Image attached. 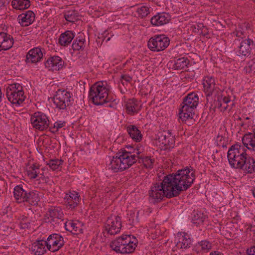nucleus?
<instances>
[{
	"mask_svg": "<svg viewBox=\"0 0 255 255\" xmlns=\"http://www.w3.org/2000/svg\"><path fill=\"white\" fill-rule=\"evenodd\" d=\"M239 169L243 170L246 174L255 172V160L252 157L248 155Z\"/></svg>",
	"mask_w": 255,
	"mask_h": 255,
	"instance_id": "nucleus-24",
	"label": "nucleus"
},
{
	"mask_svg": "<svg viewBox=\"0 0 255 255\" xmlns=\"http://www.w3.org/2000/svg\"><path fill=\"white\" fill-rule=\"evenodd\" d=\"M85 38L83 33L80 34L77 37L73 42L72 47L73 50L79 51L82 50L85 47Z\"/></svg>",
	"mask_w": 255,
	"mask_h": 255,
	"instance_id": "nucleus-34",
	"label": "nucleus"
},
{
	"mask_svg": "<svg viewBox=\"0 0 255 255\" xmlns=\"http://www.w3.org/2000/svg\"><path fill=\"white\" fill-rule=\"evenodd\" d=\"M199 103V98L197 94L191 93L184 99L182 107L179 110V118L182 122L192 120L195 115V109Z\"/></svg>",
	"mask_w": 255,
	"mask_h": 255,
	"instance_id": "nucleus-5",
	"label": "nucleus"
},
{
	"mask_svg": "<svg viewBox=\"0 0 255 255\" xmlns=\"http://www.w3.org/2000/svg\"><path fill=\"white\" fill-rule=\"evenodd\" d=\"M160 146L163 150L170 149L175 145V135L171 130L163 131L158 132L157 134Z\"/></svg>",
	"mask_w": 255,
	"mask_h": 255,
	"instance_id": "nucleus-11",
	"label": "nucleus"
},
{
	"mask_svg": "<svg viewBox=\"0 0 255 255\" xmlns=\"http://www.w3.org/2000/svg\"><path fill=\"white\" fill-rule=\"evenodd\" d=\"M251 191L253 193V195H254V196L255 197V187H254L252 190H251Z\"/></svg>",
	"mask_w": 255,
	"mask_h": 255,
	"instance_id": "nucleus-51",
	"label": "nucleus"
},
{
	"mask_svg": "<svg viewBox=\"0 0 255 255\" xmlns=\"http://www.w3.org/2000/svg\"><path fill=\"white\" fill-rule=\"evenodd\" d=\"M74 36V34L72 31L67 30L59 36L58 43L61 46H67L70 44Z\"/></svg>",
	"mask_w": 255,
	"mask_h": 255,
	"instance_id": "nucleus-31",
	"label": "nucleus"
},
{
	"mask_svg": "<svg viewBox=\"0 0 255 255\" xmlns=\"http://www.w3.org/2000/svg\"><path fill=\"white\" fill-rule=\"evenodd\" d=\"M27 191L24 190L20 185L14 188V197L18 203L25 202Z\"/></svg>",
	"mask_w": 255,
	"mask_h": 255,
	"instance_id": "nucleus-33",
	"label": "nucleus"
},
{
	"mask_svg": "<svg viewBox=\"0 0 255 255\" xmlns=\"http://www.w3.org/2000/svg\"><path fill=\"white\" fill-rule=\"evenodd\" d=\"M45 216L48 219V222L52 224H58L63 220V214L61 209L54 208L49 209Z\"/></svg>",
	"mask_w": 255,
	"mask_h": 255,
	"instance_id": "nucleus-15",
	"label": "nucleus"
},
{
	"mask_svg": "<svg viewBox=\"0 0 255 255\" xmlns=\"http://www.w3.org/2000/svg\"><path fill=\"white\" fill-rule=\"evenodd\" d=\"M65 19L70 22H74L79 18V13L75 10H66L64 13Z\"/></svg>",
	"mask_w": 255,
	"mask_h": 255,
	"instance_id": "nucleus-40",
	"label": "nucleus"
},
{
	"mask_svg": "<svg viewBox=\"0 0 255 255\" xmlns=\"http://www.w3.org/2000/svg\"><path fill=\"white\" fill-rule=\"evenodd\" d=\"M205 219L206 216L202 213L199 212L194 215L192 220L194 224L198 225L203 223Z\"/></svg>",
	"mask_w": 255,
	"mask_h": 255,
	"instance_id": "nucleus-43",
	"label": "nucleus"
},
{
	"mask_svg": "<svg viewBox=\"0 0 255 255\" xmlns=\"http://www.w3.org/2000/svg\"><path fill=\"white\" fill-rule=\"evenodd\" d=\"M254 41L250 38L243 40L239 46L238 53L240 55L246 56L249 55L251 52V45H253Z\"/></svg>",
	"mask_w": 255,
	"mask_h": 255,
	"instance_id": "nucleus-27",
	"label": "nucleus"
},
{
	"mask_svg": "<svg viewBox=\"0 0 255 255\" xmlns=\"http://www.w3.org/2000/svg\"><path fill=\"white\" fill-rule=\"evenodd\" d=\"M14 40L11 35L4 32H0V51L8 50L12 46Z\"/></svg>",
	"mask_w": 255,
	"mask_h": 255,
	"instance_id": "nucleus-17",
	"label": "nucleus"
},
{
	"mask_svg": "<svg viewBox=\"0 0 255 255\" xmlns=\"http://www.w3.org/2000/svg\"><path fill=\"white\" fill-rule=\"evenodd\" d=\"M198 248H200L201 251L204 253L209 252L212 248V243L207 240L201 241L197 244Z\"/></svg>",
	"mask_w": 255,
	"mask_h": 255,
	"instance_id": "nucleus-42",
	"label": "nucleus"
},
{
	"mask_svg": "<svg viewBox=\"0 0 255 255\" xmlns=\"http://www.w3.org/2000/svg\"><path fill=\"white\" fill-rule=\"evenodd\" d=\"M143 152L141 147H127L121 149L114 156L109 165V168L115 172L123 171L129 168L138 160V154Z\"/></svg>",
	"mask_w": 255,
	"mask_h": 255,
	"instance_id": "nucleus-2",
	"label": "nucleus"
},
{
	"mask_svg": "<svg viewBox=\"0 0 255 255\" xmlns=\"http://www.w3.org/2000/svg\"><path fill=\"white\" fill-rule=\"evenodd\" d=\"M170 15L168 13H158L153 16L150 19L151 23L155 26H161L169 22Z\"/></svg>",
	"mask_w": 255,
	"mask_h": 255,
	"instance_id": "nucleus-21",
	"label": "nucleus"
},
{
	"mask_svg": "<svg viewBox=\"0 0 255 255\" xmlns=\"http://www.w3.org/2000/svg\"><path fill=\"white\" fill-rule=\"evenodd\" d=\"M169 38L164 34L156 35L149 39L148 47L152 51L159 52L165 49L169 45Z\"/></svg>",
	"mask_w": 255,
	"mask_h": 255,
	"instance_id": "nucleus-8",
	"label": "nucleus"
},
{
	"mask_svg": "<svg viewBox=\"0 0 255 255\" xmlns=\"http://www.w3.org/2000/svg\"><path fill=\"white\" fill-rule=\"evenodd\" d=\"M64 61L59 56H53L47 59L45 66L49 70L58 71L63 67Z\"/></svg>",
	"mask_w": 255,
	"mask_h": 255,
	"instance_id": "nucleus-18",
	"label": "nucleus"
},
{
	"mask_svg": "<svg viewBox=\"0 0 255 255\" xmlns=\"http://www.w3.org/2000/svg\"><path fill=\"white\" fill-rule=\"evenodd\" d=\"M63 163V160L62 159H53L49 160L47 163V165H48L52 170H55L61 168Z\"/></svg>",
	"mask_w": 255,
	"mask_h": 255,
	"instance_id": "nucleus-41",
	"label": "nucleus"
},
{
	"mask_svg": "<svg viewBox=\"0 0 255 255\" xmlns=\"http://www.w3.org/2000/svg\"><path fill=\"white\" fill-rule=\"evenodd\" d=\"M110 40V37H108L107 40H106V41H109Z\"/></svg>",
	"mask_w": 255,
	"mask_h": 255,
	"instance_id": "nucleus-52",
	"label": "nucleus"
},
{
	"mask_svg": "<svg viewBox=\"0 0 255 255\" xmlns=\"http://www.w3.org/2000/svg\"><path fill=\"white\" fill-rule=\"evenodd\" d=\"M233 34L238 37H241L242 39L245 37L246 36V32L240 27L238 28Z\"/></svg>",
	"mask_w": 255,
	"mask_h": 255,
	"instance_id": "nucleus-47",
	"label": "nucleus"
},
{
	"mask_svg": "<svg viewBox=\"0 0 255 255\" xmlns=\"http://www.w3.org/2000/svg\"><path fill=\"white\" fill-rule=\"evenodd\" d=\"M127 130L130 137L136 142H139L142 135L140 130L134 125H129L127 128Z\"/></svg>",
	"mask_w": 255,
	"mask_h": 255,
	"instance_id": "nucleus-32",
	"label": "nucleus"
},
{
	"mask_svg": "<svg viewBox=\"0 0 255 255\" xmlns=\"http://www.w3.org/2000/svg\"><path fill=\"white\" fill-rule=\"evenodd\" d=\"M72 94L66 90L58 89L53 97V102L56 108L65 110L71 104Z\"/></svg>",
	"mask_w": 255,
	"mask_h": 255,
	"instance_id": "nucleus-9",
	"label": "nucleus"
},
{
	"mask_svg": "<svg viewBox=\"0 0 255 255\" xmlns=\"http://www.w3.org/2000/svg\"><path fill=\"white\" fill-rule=\"evenodd\" d=\"M203 84L206 96H210L217 92V87L214 77H205L203 80Z\"/></svg>",
	"mask_w": 255,
	"mask_h": 255,
	"instance_id": "nucleus-16",
	"label": "nucleus"
},
{
	"mask_svg": "<svg viewBox=\"0 0 255 255\" xmlns=\"http://www.w3.org/2000/svg\"><path fill=\"white\" fill-rule=\"evenodd\" d=\"M121 80H125L126 82H130L131 81L132 78L127 75V74H123L121 76Z\"/></svg>",
	"mask_w": 255,
	"mask_h": 255,
	"instance_id": "nucleus-48",
	"label": "nucleus"
},
{
	"mask_svg": "<svg viewBox=\"0 0 255 255\" xmlns=\"http://www.w3.org/2000/svg\"><path fill=\"white\" fill-rule=\"evenodd\" d=\"M29 249L35 255H42L46 251V241L44 240L36 241L31 244Z\"/></svg>",
	"mask_w": 255,
	"mask_h": 255,
	"instance_id": "nucleus-19",
	"label": "nucleus"
},
{
	"mask_svg": "<svg viewBox=\"0 0 255 255\" xmlns=\"http://www.w3.org/2000/svg\"><path fill=\"white\" fill-rule=\"evenodd\" d=\"M80 196L75 191L66 194L64 197L65 203L69 209H74L76 207L79 202Z\"/></svg>",
	"mask_w": 255,
	"mask_h": 255,
	"instance_id": "nucleus-25",
	"label": "nucleus"
},
{
	"mask_svg": "<svg viewBox=\"0 0 255 255\" xmlns=\"http://www.w3.org/2000/svg\"><path fill=\"white\" fill-rule=\"evenodd\" d=\"M190 61L187 57H181L175 60L174 68L175 70H182L188 67Z\"/></svg>",
	"mask_w": 255,
	"mask_h": 255,
	"instance_id": "nucleus-38",
	"label": "nucleus"
},
{
	"mask_svg": "<svg viewBox=\"0 0 255 255\" xmlns=\"http://www.w3.org/2000/svg\"><path fill=\"white\" fill-rule=\"evenodd\" d=\"M195 179V171L192 168L178 170L174 174L165 176L161 181L152 184L148 191L149 200L157 203L165 197L177 196L190 188Z\"/></svg>",
	"mask_w": 255,
	"mask_h": 255,
	"instance_id": "nucleus-1",
	"label": "nucleus"
},
{
	"mask_svg": "<svg viewBox=\"0 0 255 255\" xmlns=\"http://www.w3.org/2000/svg\"><path fill=\"white\" fill-rule=\"evenodd\" d=\"M247 156L246 149L240 144L232 145L227 153V157L230 166L236 169L240 168Z\"/></svg>",
	"mask_w": 255,
	"mask_h": 255,
	"instance_id": "nucleus-6",
	"label": "nucleus"
},
{
	"mask_svg": "<svg viewBox=\"0 0 255 255\" xmlns=\"http://www.w3.org/2000/svg\"><path fill=\"white\" fill-rule=\"evenodd\" d=\"M231 103L230 98L229 97H224L218 98L217 101H214L215 108H218L221 112L225 111H230L232 107H230L229 104Z\"/></svg>",
	"mask_w": 255,
	"mask_h": 255,
	"instance_id": "nucleus-26",
	"label": "nucleus"
},
{
	"mask_svg": "<svg viewBox=\"0 0 255 255\" xmlns=\"http://www.w3.org/2000/svg\"><path fill=\"white\" fill-rule=\"evenodd\" d=\"M105 227L108 234L111 235L118 234L122 227L121 218L118 215H111L108 217Z\"/></svg>",
	"mask_w": 255,
	"mask_h": 255,
	"instance_id": "nucleus-12",
	"label": "nucleus"
},
{
	"mask_svg": "<svg viewBox=\"0 0 255 255\" xmlns=\"http://www.w3.org/2000/svg\"><path fill=\"white\" fill-rule=\"evenodd\" d=\"M248 255H255V247H253L247 251Z\"/></svg>",
	"mask_w": 255,
	"mask_h": 255,
	"instance_id": "nucleus-49",
	"label": "nucleus"
},
{
	"mask_svg": "<svg viewBox=\"0 0 255 255\" xmlns=\"http://www.w3.org/2000/svg\"><path fill=\"white\" fill-rule=\"evenodd\" d=\"M176 247L178 248L186 249L189 248L191 245V239L189 235L185 233H180L178 234Z\"/></svg>",
	"mask_w": 255,
	"mask_h": 255,
	"instance_id": "nucleus-23",
	"label": "nucleus"
},
{
	"mask_svg": "<svg viewBox=\"0 0 255 255\" xmlns=\"http://www.w3.org/2000/svg\"><path fill=\"white\" fill-rule=\"evenodd\" d=\"M137 243L133 236L123 235L112 241L111 247L118 253L130 254L134 251Z\"/></svg>",
	"mask_w": 255,
	"mask_h": 255,
	"instance_id": "nucleus-4",
	"label": "nucleus"
},
{
	"mask_svg": "<svg viewBox=\"0 0 255 255\" xmlns=\"http://www.w3.org/2000/svg\"><path fill=\"white\" fill-rule=\"evenodd\" d=\"M139 163H142L146 168H151L153 167L154 159H151L150 157L144 156L143 152L138 154V160Z\"/></svg>",
	"mask_w": 255,
	"mask_h": 255,
	"instance_id": "nucleus-37",
	"label": "nucleus"
},
{
	"mask_svg": "<svg viewBox=\"0 0 255 255\" xmlns=\"http://www.w3.org/2000/svg\"><path fill=\"white\" fill-rule=\"evenodd\" d=\"M89 97L95 105L107 104L108 107H112L115 101L113 94L111 91V86L105 81H98L90 88Z\"/></svg>",
	"mask_w": 255,
	"mask_h": 255,
	"instance_id": "nucleus-3",
	"label": "nucleus"
},
{
	"mask_svg": "<svg viewBox=\"0 0 255 255\" xmlns=\"http://www.w3.org/2000/svg\"><path fill=\"white\" fill-rule=\"evenodd\" d=\"M31 124L33 128L39 131L46 130L49 126V121L46 114L37 112L31 116Z\"/></svg>",
	"mask_w": 255,
	"mask_h": 255,
	"instance_id": "nucleus-10",
	"label": "nucleus"
},
{
	"mask_svg": "<svg viewBox=\"0 0 255 255\" xmlns=\"http://www.w3.org/2000/svg\"><path fill=\"white\" fill-rule=\"evenodd\" d=\"M83 224L78 221H69L65 224L66 230L74 234H78L83 232Z\"/></svg>",
	"mask_w": 255,
	"mask_h": 255,
	"instance_id": "nucleus-28",
	"label": "nucleus"
},
{
	"mask_svg": "<svg viewBox=\"0 0 255 255\" xmlns=\"http://www.w3.org/2000/svg\"><path fill=\"white\" fill-rule=\"evenodd\" d=\"M30 224L29 220H28L27 217H23L22 218L20 223L21 228L27 229L29 227Z\"/></svg>",
	"mask_w": 255,
	"mask_h": 255,
	"instance_id": "nucleus-46",
	"label": "nucleus"
},
{
	"mask_svg": "<svg viewBox=\"0 0 255 255\" xmlns=\"http://www.w3.org/2000/svg\"><path fill=\"white\" fill-rule=\"evenodd\" d=\"M242 142L248 149L255 151V128L253 133L250 132L243 136Z\"/></svg>",
	"mask_w": 255,
	"mask_h": 255,
	"instance_id": "nucleus-29",
	"label": "nucleus"
},
{
	"mask_svg": "<svg viewBox=\"0 0 255 255\" xmlns=\"http://www.w3.org/2000/svg\"><path fill=\"white\" fill-rule=\"evenodd\" d=\"M39 192L36 191H31L27 192L25 202L31 205H35L39 201Z\"/></svg>",
	"mask_w": 255,
	"mask_h": 255,
	"instance_id": "nucleus-35",
	"label": "nucleus"
},
{
	"mask_svg": "<svg viewBox=\"0 0 255 255\" xmlns=\"http://www.w3.org/2000/svg\"><path fill=\"white\" fill-rule=\"evenodd\" d=\"M209 255H224V254L221 252L216 251L211 252Z\"/></svg>",
	"mask_w": 255,
	"mask_h": 255,
	"instance_id": "nucleus-50",
	"label": "nucleus"
},
{
	"mask_svg": "<svg viewBox=\"0 0 255 255\" xmlns=\"http://www.w3.org/2000/svg\"><path fill=\"white\" fill-rule=\"evenodd\" d=\"M44 168H40L39 164L36 163L32 164L27 169V175L30 179H34L39 178L45 182L47 181L48 179L44 175Z\"/></svg>",
	"mask_w": 255,
	"mask_h": 255,
	"instance_id": "nucleus-14",
	"label": "nucleus"
},
{
	"mask_svg": "<svg viewBox=\"0 0 255 255\" xmlns=\"http://www.w3.org/2000/svg\"><path fill=\"white\" fill-rule=\"evenodd\" d=\"M6 95L8 101L16 106L21 104L25 98L23 88L18 83H13L8 86Z\"/></svg>",
	"mask_w": 255,
	"mask_h": 255,
	"instance_id": "nucleus-7",
	"label": "nucleus"
},
{
	"mask_svg": "<svg viewBox=\"0 0 255 255\" xmlns=\"http://www.w3.org/2000/svg\"><path fill=\"white\" fill-rule=\"evenodd\" d=\"M141 106L136 99H129L126 104L127 112L128 115H133L140 110Z\"/></svg>",
	"mask_w": 255,
	"mask_h": 255,
	"instance_id": "nucleus-30",
	"label": "nucleus"
},
{
	"mask_svg": "<svg viewBox=\"0 0 255 255\" xmlns=\"http://www.w3.org/2000/svg\"><path fill=\"white\" fill-rule=\"evenodd\" d=\"M47 249L52 252L59 250L64 245L63 237L58 234H53L49 236L46 240Z\"/></svg>",
	"mask_w": 255,
	"mask_h": 255,
	"instance_id": "nucleus-13",
	"label": "nucleus"
},
{
	"mask_svg": "<svg viewBox=\"0 0 255 255\" xmlns=\"http://www.w3.org/2000/svg\"><path fill=\"white\" fill-rule=\"evenodd\" d=\"M43 57L41 49L39 47L34 48L29 51L26 55L27 63H37L41 60Z\"/></svg>",
	"mask_w": 255,
	"mask_h": 255,
	"instance_id": "nucleus-20",
	"label": "nucleus"
},
{
	"mask_svg": "<svg viewBox=\"0 0 255 255\" xmlns=\"http://www.w3.org/2000/svg\"><path fill=\"white\" fill-rule=\"evenodd\" d=\"M149 13V9L148 7L141 5L136 7L134 14L137 18L142 19L147 16Z\"/></svg>",
	"mask_w": 255,
	"mask_h": 255,
	"instance_id": "nucleus-39",
	"label": "nucleus"
},
{
	"mask_svg": "<svg viewBox=\"0 0 255 255\" xmlns=\"http://www.w3.org/2000/svg\"><path fill=\"white\" fill-rule=\"evenodd\" d=\"M244 70L246 73L255 72V58L248 62L247 65L244 68Z\"/></svg>",
	"mask_w": 255,
	"mask_h": 255,
	"instance_id": "nucleus-44",
	"label": "nucleus"
},
{
	"mask_svg": "<svg viewBox=\"0 0 255 255\" xmlns=\"http://www.w3.org/2000/svg\"><path fill=\"white\" fill-rule=\"evenodd\" d=\"M11 5L14 9L23 10L28 8L30 4L29 0H12Z\"/></svg>",
	"mask_w": 255,
	"mask_h": 255,
	"instance_id": "nucleus-36",
	"label": "nucleus"
},
{
	"mask_svg": "<svg viewBox=\"0 0 255 255\" xmlns=\"http://www.w3.org/2000/svg\"><path fill=\"white\" fill-rule=\"evenodd\" d=\"M65 125V122L57 121L54 124L53 127L50 128V131L53 133L57 132L59 128H62Z\"/></svg>",
	"mask_w": 255,
	"mask_h": 255,
	"instance_id": "nucleus-45",
	"label": "nucleus"
},
{
	"mask_svg": "<svg viewBox=\"0 0 255 255\" xmlns=\"http://www.w3.org/2000/svg\"><path fill=\"white\" fill-rule=\"evenodd\" d=\"M35 14L31 10H27L18 16V22L22 26H27L34 20Z\"/></svg>",
	"mask_w": 255,
	"mask_h": 255,
	"instance_id": "nucleus-22",
	"label": "nucleus"
}]
</instances>
